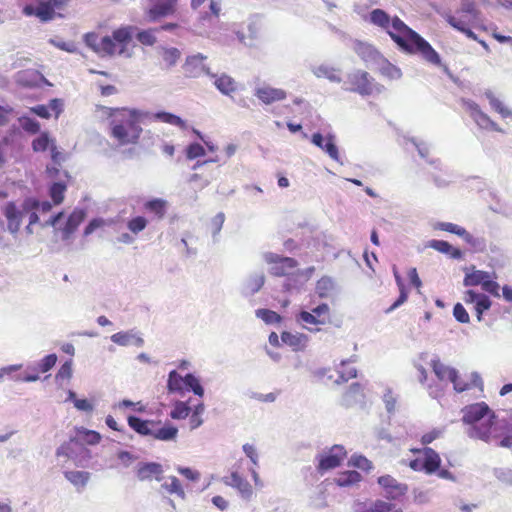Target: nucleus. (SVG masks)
Listing matches in <instances>:
<instances>
[{
	"instance_id": "f257e3e1",
	"label": "nucleus",
	"mask_w": 512,
	"mask_h": 512,
	"mask_svg": "<svg viewBox=\"0 0 512 512\" xmlns=\"http://www.w3.org/2000/svg\"><path fill=\"white\" fill-rule=\"evenodd\" d=\"M370 22L385 30L404 52L420 54L428 63L435 66L441 65V58L430 43L407 26L398 16L391 18L384 10L374 9L370 12Z\"/></svg>"
},
{
	"instance_id": "f03ea898",
	"label": "nucleus",
	"mask_w": 512,
	"mask_h": 512,
	"mask_svg": "<svg viewBox=\"0 0 512 512\" xmlns=\"http://www.w3.org/2000/svg\"><path fill=\"white\" fill-rule=\"evenodd\" d=\"M102 118L109 120L110 137L120 146L137 145L143 129L142 123L148 113L128 107H106L96 105Z\"/></svg>"
},
{
	"instance_id": "7ed1b4c3",
	"label": "nucleus",
	"mask_w": 512,
	"mask_h": 512,
	"mask_svg": "<svg viewBox=\"0 0 512 512\" xmlns=\"http://www.w3.org/2000/svg\"><path fill=\"white\" fill-rule=\"evenodd\" d=\"M136 27L132 25L120 26L113 30L111 36L99 39L94 32L84 35V42L95 53L101 56L122 55L127 51L128 45L133 39Z\"/></svg>"
},
{
	"instance_id": "20e7f679",
	"label": "nucleus",
	"mask_w": 512,
	"mask_h": 512,
	"mask_svg": "<svg viewBox=\"0 0 512 512\" xmlns=\"http://www.w3.org/2000/svg\"><path fill=\"white\" fill-rule=\"evenodd\" d=\"M463 423L470 425V437L483 441H490L494 436L495 413L485 402H478L465 406L462 409Z\"/></svg>"
},
{
	"instance_id": "39448f33",
	"label": "nucleus",
	"mask_w": 512,
	"mask_h": 512,
	"mask_svg": "<svg viewBox=\"0 0 512 512\" xmlns=\"http://www.w3.org/2000/svg\"><path fill=\"white\" fill-rule=\"evenodd\" d=\"M144 16L148 22H157L176 14L179 0H147Z\"/></svg>"
},
{
	"instance_id": "423d86ee",
	"label": "nucleus",
	"mask_w": 512,
	"mask_h": 512,
	"mask_svg": "<svg viewBox=\"0 0 512 512\" xmlns=\"http://www.w3.org/2000/svg\"><path fill=\"white\" fill-rule=\"evenodd\" d=\"M347 457V451L342 445H333L328 452L318 455L317 471L323 474L339 467Z\"/></svg>"
},
{
	"instance_id": "0eeeda50",
	"label": "nucleus",
	"mask_w": 512,
	"mask_h": 512,
	"mask_svg": "<svg viewBox=\"0 0 512 512\" xmlns=\"http://www.w3.org/2000/svg\"><path fill=\"white\" fill-rule=\"evenodd\" d=\"M297 321L302 323L307 329L312 330L311 326H320L330 323V307L322 303L313 308L311 312L301 311L297 316Z\"/></svg>"
},
{
	"instance_id": "6e6552de",
	"label": "nucleus",
	"mask_w": 512,
	"mask_h": 512,
	"mask_svg": "<svg viewBox=\"0 0 512 512\" xmlns=\"http://www.w3.org/2000/svg\"><path fill=\"white\" fill-rule=\"evenodd\" d=\"M64 5L61 0H47L41 1L36 7L27 5L24 7L23 12L27 16H36L41 21L47 22L55 17L56 9H60Z\"/></svg>"
},
{
	"instance_id": "1a4fd4ad",
	"label": "nucleus",
	"mask_w": 512,
	"mask_h": 512,
	"mask_svg": "<svg viewBox=\"0 0 512 512\" xmlns=\"http://www.w3.org/2000/svg\"><path fill=\"white\" fill-rule=\"evenodd\" d=\"M266 261L270 265V274L276 277L288 276L298 266L296 259L273 253L266 256Z\"/></svg>"
},
{
	"instance_id": "9d476101",
	"label": "nucleus",
	"mask_w": 512,
	"mask_h": 512,
	"mask_svg": "<svg viewBox=\"0 0 512 512\" xmlns=\"http://www.w3.org/2000/svg\"><path fill=\"white\" fill-rule=\"evenodd\" d=\"M463 300L467 305H473V311L475 312L479 322L483 319V313L489 310L492 305V302L487 295L477 293L474 290L465 291Z\"/></svg>"
},
{
	"instance_id": "9b49d317",
	"label": "nucleus",
	"mask_w": 512,
	"mask_h": 512,
	"mask_svg": "<svg viewBox=\"0 0 512 512\" xmlns=\"http://www.w3.org/2000/svg\"><path fill=\"white\" fill-rule=\"evenodd\" d=\"M377 482L384 489L386 497L390 500H396L404 496L408 491V486L406 484L399 483L391 475L380 476Z\"/></svg>"
},
{
	"instance_id": "f8f14e48",
	"label": "nucleus",
	"mask_w": 512,
	"mask_h": 512,
	"mask_svg": "<svg viewBox=\"0 0 512 512\" xmlns=\"http://www.w3.org/2000/svg\"><path fill=\"white\" fill-rule=\"evenodd\" d=\"M229 479V481H226L227 485L236 489L243 499L251 500L253 496V487L245 478H243L238 472H232Z\"/></svg>"
},
{
	"instance_id": "ddd939ff",
	"label": "nucleus",
	"mask_w": 512,
	"mask_h": 512,
	"mask_svg": "<svg viewBox=\"0 0 512 512\" xmlns=\"http://www.w3.org/2000/svg\"><path fill=\"white\" fill-rule=\"evenodd\" d=\"M312 143L324 150L333 160L339 161V151L334 143V136L328 135L326 138L320 133H314L311 138Z\"/></svg>"
},
{
	"instance_id": "4468645a",
	"label": "nucleus",
	"mask_w": 512,
	"mask_h": 512,
	"mask_svg": "<svg viewBox=\"0 0 512 512\" xmlns=\"http://www.w3.org/2000/svg\"><path fill=\"white\" fill-rule=\"evenodd\" d=\"M127 422L131 429L142 436H152L154 426L160 425V421L143 420L132 415L128 416Z\"/></svg>"
},
{
	"instance_id": "2eb2a0df",
	"label": "nucleus",
	"mask_w": 512,
	"mask_h": 512,
	"mask_svg": "<svg viewBox=\"0 0 512 512\" xmlns=\"http://www.w3.org/2000/svg\"><path fill=\"white\" fill-rule=\"evenodd\" d=\"M352 91L361 95H370L372 93V84L369 79V74L365 71L354 73L350 78Z\"/></svg>"
},
{
	"instance_id": "dca6fc26",
	"label": "nucleus",
	"mask_w": 512,
	"mask_h": 512,
	"mask_svg": "<svg viewBox=\"0 0 512 512\" xmlns=\"http://www.w3.org/2000/svg\"><path fill=\"white\" fill-rule=\"evenodd\" d=\"M4 216L7 219L8 230L16 234L21 226L22 212L17 208L14 202H8L5 205Z\"/></svg>"
},
{
	"instance_id": "f3484780",
	"label": "nucleus",
	"mask_w": 512,
	"mask_h": 512,
	"mask_svg": "<svg viewBox=\"0 0 512 512\" xmlns=\"http://www.w3.org/2000/svg\"><path fill=\"white\" fill-rule=\"evenodd\" d=\"M162 466L155 462H149V463H140L136 470L137 478L140 481H146V480H160L161 474H162Z\"/></svg>"
},
{
	"instance_id": "a211bd4d",
	"label": "nucleus",
	"mask_w": 512,
	"mask_h": 512,
	"mask_svg": "<svg viewBox=\"0 0 512 512\" xmlns=\"http://www.w3.org/2000/svg\"><path fill=\"white\" fill-rule=\"evenodd\" d=\"M424 460L422 462L423 471L428 474H434L441 466V457L438 452L430 447L423 448Z\"/></svg>"
},
{
	"instance_id": "6ab92c4d",
	"label": "nucleus",
	"mask_w": 512,
	"mask_h": 512,
	"mask_svg": "<svg viewBox=\"0 0 512 512\" xmlns=\"http://www.w3.org/2000/svg\"><path fill=\"white\" fill-rule=\"evenodd\" d=\"M206 73L215 79L214 85L222 94L230 95L237 91V82L231 76L227 74L217 76L216 74L210 73L209 69L206 70Z\"/></svg>"
},
{
	"instance_id": "aec40b11",
	"label": "nucleus",
	"mask_w": 512,
	"mask_h": 512,
	"mask_svg": "<svg viewBox=\"0 0 512 512\" xmlns=\"http://www.w3.org/2000/svg\"><path fill=\"white\" fill-rule=\"evenodd\" d=\"M256 97L261 100L264 104H271L277 101L284 100L287 96L283 89L272 88V87H261L255 91Z\"/></svg>"
},
{
	"instance_id": "412c9836",
	"label": "nucleus",
	"mask_w": 512,
	"mask_h": 512,
	"mask_svg": "<svg viewBox=\"0 0 512 512\" xmlns=\"http://www.w3.org/2000/svg\"><path fill=\"white\" fill-rule=\"evenodd\" d=\"M76 435L70 439V442H83L88 445H96L101 441V435L94 430H89L85 427H76Z\"/></svg>"
},
{
	"instance_id": "4be33fe9",
	"label": "nucleus",
	"mask_w": 512,
	"mask_h": 512,
	"mask_svg": "<svg viewBox=\"0 0 512 512\" xmlns=\"http://www.w3.org/2000/svg\"><path fill=\"white\" fill-rule=\"evenodd\" d=\"M428 247L448 255L452 259H461L463 253L460 249L453 247L450 243L444 240H431L428 242Z\"/></svg>"
},
{
	"instance_id": "5701e85b",
	"label": "nucleus",
	"mask_w": 512,
	"mask_h": 512,
	"mask_svg": "<svg viewBox=\"0 0 512 512\" xmlns=\"http://www.w3.org/2000/svg\"><path fill=\"white\" fill-rule=\"evenodd\" d=\"M86 212L84 209H75L69 215L65 227L63 229L65 235L68 237L73 234L79 225L84 221Z\"/></svg>"
},
{
	"instance_id": "b1692460",
	"label": "nucleus",
	"mask_w": 512,
	"mask_h": 512,
	"mask_svg": "<svg viewBox=\"0 0 512 512\" xmlns=\"http://www.w3.org/2000/svg\"><path fill=\"white\" fill-rule=\"evenodd\" d=\"M362 480V476L355 470H347L340 472L334 479V482L339 487H350Z\"/></svg>"
},
{
	"instance_id": "393cba45",
	"label": "nucleus",
	"mask_w": 512,
	"mask_h": 512,
	"mask_svg": "<svg viewBox=\"0 0 512 512\" xmlns=\"http://www.w3.org/2000/svg\"><path fill=\"white\" fill-rule=\"evenodd\" d=\"M394 277L396 284L399 289V297L397 300L386 310V313H390L394 311L396 308L404 304L408 299V288L404 283L403 278L400 276V274L395 270L394 271Z\"/></svg>"
},
{
	"instance_id": "a878e982",
	"label": "nucleus",
	"mask_w": 512,
	"mask_h": 512,
	"mask_svg": "<svg viewBox=\"0 0 512 512\" xmlns=\"http://www.w3.org/2000/svg\"><path fill=\"white\" fill-rule=\"evenodd\" d=\"M393 504L383 500H376L371 503H360L357 505L356 512H390Z\"/></svg>"
},
{
	"instance_id": "bb28decb",
	"label": "nucleus",
	"mask_w": 512,
	"mask_h": 512,
	"mask_svg": "<svg viewBox=\"0 0 512 512\" xmlns=\"http://www.w3.org/2000/svg\"><path fill=\"white\" fill-rule=\"evenodd\" d=\"M111 340L120 346H127L129 344H135L136 346H142L144 341L141 337L136 336L131 332H117L111 336Z\"/></svg>"
},
{
	"instance_id": "cd10ccee",
	"label": "nucleus",
	"mask_w": 512,
	"mask_h": 512,
	"mask_svg": "<svg viewBox=\"0 0 512 512\" xmlns=\"http://www.w3.org/2000/svg\"><path fill=\"white\" fill-rule=\"evenodd\" d=\"M153 119L179 127L181 130H187L188 128L187 123L183 119L170 112H157L153 114Z\"/></svg>"
},
{
	"instance_id": "c85d7f7f",
	"label": "nucleus",
	"mask_w": 512,
	"mask_h": 512,
	"mask_svg": "<svg viewBox=\"0 0 512 512\" xmlns=\"http://www.w3.org/2000/svg\"><path fill=\"white\" fill-rule=\"evenodd\" d=\"M431 367L433 369V372L435 373L436 377L440 381L444 380H451L452 377H455V373L457 370L454 368H451L449 366L444 365L440 360H432Z\"/></svg>"
},
{
	"instance_id": "c756f323",
	"label": "nucleus",
	"mask_w": 512,
	"mask_h": 512,
	"mask_svg": "<svg viewBox=\"0 0 512 512\" xmlns=\"http://www.w3.org/2000/svg\"><path fill=\"white\" fill-rule=\"evenodd\" d=\"M152 437L156 440L171 441L177 437L178 429L173 425L154 426Z\"/></svg>"
},
{
	"instance_id": "7c9ffc66",
	"label": "nucleus",
	"mask_w": 512,
	"mask_h": 512,
	"mask_svg": "<svg viewBox=\"0 0 512 512\" xmlns=\"http://www.w3.org/2000/svg\"><path fill=\"white\" fill-rule=\"evenodd\" d=\"M486 278H490V274L486 271L476 270L474 267L471 272L465 274L463 284L464 286H477L484 283Z\"/></svg>"
},
{
	"instance_id": "2f4dec72",
	"label": "nucleus",
	"mask_w": 512,
	"mask_h": 512,
	"mask_svg": "<svg viewBox=\"0 0 512 512\" xmlns=\"http://www.w3.org/2000/svg\"><path fill=\"white\" fill-rule=\"evenodd\" d=\"M144 209L155 215L157 219H162L166 214L167 202L163 199H152L144 204Z\"/></svg>"
},
{
	"instance_id": "473e14b6",
	"label": "nucleus",
	"mask_w": 512,
	"mask_h": 512,
	"mask_svg": "<svg viewBox=\"0 0 512 512\" xmlns=\"http://www.w3.org/2000/svg\"><path fill=\"white\" fill-rule=\"evenodd\" d=\"M186 376L182 377L176 370L169 373L167 388L170 393H182L185 390Z\"/></svg>"
},
{
	"instance_id": "72a5a7b5",
	"label": "nucleus",
	"mask_w": 512,
	"mask_h": 512,
	"mask_svg": "<svg viewBox=\"0 0 512 512\" xmlns=\"http://www.w3.org/2000/svg\"><path fill=\"white\" fill-rule=\"evenodd\" d=\"M165 68L169 69L176 65L181 57V52L175 47H163L160 51Z\"/></svg>"
},
{
	"instance_id": "f704fd0d",
	"label": "nucleus",
	"mask_w": 512,
	"mask_h": 512,
	"mask_svg": "<svg viewBox=\"0 0 512 512\" xmlns=\"http://www.w3.org/2000/svg\"><path fill=\"white\" fill-rule=\"evenodd\" d=\"M64 476L74 486L81 488L87 484L90 478V474L86 471H65Z\"/></svg>"
},
{
	"instance_id": "c9c22d12",
	"label": "nucleus",
	"mask_w": 512,
	"mask_h": 512,
	"mask_svg": "<svg viewBox=\"0 0 512 512\" xmlns=\"http://www.w3.org/2000/svg\"><path fill=\"white\" fill-rule=\"evenodd\" d=\"M162 488L165 489V491L170 495H177L180 498L185 497L184 490L182 488V485L179 481V479L175 476H171L168 478V480L162 484Z\"/></svg>"
},
{
	"instance_id": "e433bc0d",
	"label": "nucleus",
	"mask_w": 512,
	"mask_h": 512,
	"mask_svg": "<svg viewBox=\"0 0 512 512\" xmlns=\"http://www.w3.org/2000/svg\"><path fill=\"white\" fill-rule=\"evenodd\" d=\"M327 489L324 482L318 486L317 492L311 496V505L314 508L320 509L327 506L326 500Z\"/></svg>"
},
{
	"instance_id": "4c0bfd02",
	"label": "nucleus",
	"mask_w": 512,
	"mask_h": 512,
	"mask_svg": "<svg viewBox=\"0 0 512 512\" xmlns=\"http://www.w3.org/2000/svg\"><path fill=\"white\" fill-rule=\"evenodd\" d=\"M66 185L61 182H55L51 185L49 195L55 205H59L64 200Z\"/></svg>"
},
{
	"instance_id": "58836bf2",
	"label": "nucleus",
	"mask_w": 512,
	"mask_h": 512,
	"mask_svg": "<svg viewBox=\"0 0 512 512\" xmlns=\"http://www.w3.org/2000/svg\"><path fill=\"white\" fill-rule=\"evenodd\" d=\"M52 143L54 142L50 140L48 133L42 132L32 141V149L34 152H44L50 148Z\"/></svg>"
},
{
	"instance_id": "ea45409f",
	"label": "nucleus",
	"mask_w": 512,
	"mask_h": 512,
	"mask_svg": "<svg viewBox=\"0 0 512 512\" xmlns=\"http://www.w3.org/2000/svg\"><path fill=\"white\" fill-rule=\"evenodd\" d=\"M447 22L455 29L464 33L468 38L473 39V40L477 39L476 34L466 25V23L464 21L457 19L454 16H449L447 18Z\"/></svg>"
},
{
	"instance_id": "a19ab883",
	"label": "nucleus",
	"mask_w": 512,
	"mask_h": 512,
	"mask_svg": "<svg viewBox=\"0 0 512 512\" xmlns=\"http://www.w3.org/2000/svg\"><path fill=\"white\" fill-rule=\"evenodd\" d=\"M461 238L476 251L483 252L486 249L485 240L483 238L474 237L466 229L464 231V234H462Z\"/></svg>"
},
{
	"instance_id": "79ce46f5",
	"label": "nucleus",
	"mask_w": 512,
	"mask_h": 512,
	"mask_svg": "<svg viewBox=\"0 0 512 512\" xmlns=\"http://www.w3.org/2000/svg\"><path fill=\"white\" fill-rule=\"evenodd\" d=\"M157 30L158 29H153V28L141 30L136 34V39L142 45L153 46L157 41L156 36L154 34L155 31H157Z\"/></svg>"
},
{
	"instance_id": "37998d69",
	"label": "nucleus",
	"mask_w": 512,
	"mask_h": 512,
	"mask_svg": "<svg viewBox=\"0 0 512 512\" xmlns=\"http://www.w3.org/2000/svg\"><path fill=\"white\" fill-rule=\"evenodd\" d=\"M348 465L363 471H369L373 468L372 462L362 455H353L348 461Z\"/></svg>"
},
{
	"instance_id": "c03bdc74",
	"label": "nucleus",
	"mask_w": 512,
	"mask_h": 512,
	"mask_svg": "<svg viewBox=\"0 0 512 512\" xmlns=\"http://www.w3.org/2000/svg\"><path fill=\"white\" fill-rule=\"evenodd\" d=\"M190 407L185 402H176L173 409L170 412V417L172 419H185L190 414Z\"/></svg>"
},
{
	"instance_id": "a18cd8bd",
	"label": "nucleus",
	"mask_w": 512,
	"mask_h": 512,
	"mask_svg": "<svg viewBox=\"0 0 512 512\" xmlns=\"http://www.w3.org/2000/svg\"><path fill=\"white\" fill-rule=\"evenodd\" d=\"M148 224V221L143 216H136L131 218L127 222V228L134 234H138L139 232L143 231Z\"/></svg>"
},
{
	"instance_id": "49530a36",
	"label": "nucleus",
	"mask_w": 512,
	"mask_h": 512,
	"mask_svg": "<svg viewBox=\"0 0 512 512\" xmlns=\"http://www.w3.org/2000/svg\"><path fill=\"white\" fill-rule=\"evenodd\" d=\"M256 314L267 324L280 323L282 320V317L277 312L269 309H259Z\"/></svg>"
},
{
	"instance_id": "de8ad7c7",
	"label": "nucleus",
	"mask_w": 512,
	"mask_h": 512,
	"mask_svg": "<svg viewBox=\"0 0 512 512\" xmlns=\"http://www.w3.org/2000/svg\"><path fill=\"white\" fill-rule=\"evenodd\" d=\"M185 389L192 390L194 394L202 397L204 394V389L201 386L199 380L191 373L186 375Z\"/></svg>"
},
{
	"instance_id": "09e8293b",
	"label": "nucleus",
	"mask_w": 512,
	"mask_h": 512,
	"mask_svg": "<svg viewBox=\"0 0 512 512\" xmlns=\"http://www.w3.org/2000/svg\"><path fill=\"white\" fill-rule=\"evenodd\" d=\"M435 229H438V230H441V231H445V232H449V233L458 235L459 237H461L462 234H464V231H465V228H463V227H461V226H459L457 224L451 223V222H438L435 225Z\"/></svg>"
},
{
	"instance_id": "8fccbe9b",
	"label": "nucleus",
	"mask_w": 512,
	"mask_h": 512,
	"mask_svg": "<svg viewBox=\"0 0 512 512\" xmlns=\"http://www.w3.org/2000/svg\"><path fill=\"white\" fill-rule=\"evenodd\" d=\"M19 121L23 130L28 133L36 134L40 131V124L35 119L29 117H21Z\"/></svg>"
},
{
	"instance_id": "3c124183",
	"label": "nucleus",
	"mask_w": 512,
	"mask_h": 512,
	"mask_svg": "<svg viewBox=\"0 0 512 512\" xmlns=\"http://www.w3.org/2000/svg\"><path fill=\"white\" fill-rule=\"evenodd\" d=\"M490 105L491 107L499 113L503 118L510 117L512 115V111L507 108L501 100H499L496 97L490 98Z\"/></svg>"
},
{
	"instance_id": "603ef678",
	"label": "nucleus",
	"mask_w": 512,
	"mask_h": 512,
	"mask_svg": "<svg viewBox=\"0 0 512 512\" xmlns=\"http://www.w3.org/2000/svg\"><path fill=\"white\" fill-rule=\"evenodd\" d=\"M205 155L204 147L199 143H191L186 148V157L189 160L196 159Z\"/></svg>"
},
{
	"instance_id": "864d4df0",
	"label": "nucleus",
	"mask_w": 512,
	"mask_h": 512,
	"mask_svg": "<svg viewBox=\"0 0 512 512\" xmlns=\"http://www.w3.org/2000/svg\"><path fill=\"white\" fill-rule=\"evenodd\" d=\"M57 356L56 354H49L45 356L38 364L37 371L41 373L48 372L54 365L56 364Z\"/></svg>"
},
{
	"instance_id": "5fc2aeb1",
	"label": "nucleus",
	"mask_w": 512,
	"mask_h": 512,
	"mask_svg": "<svg viewBox=\"0 0 512 512\" xmlns=\"http://www.w3.org/2000/svg\"><path fill=\"white\" fill-rule=\"evenodd\" d=\"M281 340L283 341V343H285L295 349H297L302 343L301 336L292 334L287 331H285L281 334Z\"/></svg>"
},
{
	"instance_id": "6e6d98bb",
	"label": "nucleus",
	"mask_w": 512,
	"mask_h": 512,
	"mask_svg": "<svg viewBox=\"0 0 512 512\" xmlns=\"http://www.w3.org/2000/svg\"><path fill=\"white\" fill-rule=\"evenodd\" d=\"M453 315L460 323H469L470 321L469 314L461 303L455 304L453 308Z\"/></svg>"
},
{
	"instance_id": "4d7b16f0",
	"label": "nucleus",
	"mask_w": 512,
	"mask_h": 512,
	"mask_svg": "<svg viewBox=\"0 0 512 512\" xmlns=\"http://www.w3.org/2000/svg\"><path fill=\"white\" fill-rule=\"evenodd\" d=\"M72 377V361H66L56 374V381L69 380Z\"/></svg>"
},
{
	"instance_id": "13d9d810",
	"label": "nucleus",
	"mask_w": 512,
	"mask_h": 512,
	"mask_svg": "<svg viewBox=\"0 0 512 512\" xmlns=\"http://www.w3.org/2000/svg\"><path fill=\"white\" fill-rule=\"evenodd\" d=\"M482 289L495 297H500V286L496 281L492 280L491 277L486 278L482 284Z\"/></svg>"
},
{
	"instance_id": "bf43d9fd",
	"label": "nucleus",
	"mask_w": 512,
	"mask_h": 512,
	"mask_svg": "<svg viewBox=\"0 0 512 512\" xmlns=\"http://www.w3.org/2000/svg\"><path fill=\"white\" fill-rule=\"evenodd\" d=\"M69 397L74 399V406L81 411L90 412L93 410V405L87 399H75V393L70 391Z\"/></svg>"
},
{
	"instance_id": "052dcab7",
	"label": "nucleus",
	"mask_w": 512,
	"mask_h": 512,
	"mask_svg": "<svg viewBox=\"0 0 512 512\" xmlns=\"http://www.w3.org/2000/svg\"><path fill=\"white\" fill-rule=\"evenodd\" d=\"M442 435V430L440 429H432L431 431L422 435L420 441L424 446L432 443L434 440L440 438Z\"/></svg>"
},
{
	"instance_id": "680f3d73",
	"label": "nucleus",
	"mask_w": 512,
	"mask_h": 512,
	"mask_svg": "<svg viewBox=\"0 0 512 512\" xmlns=\"http://www.w3.org/2000/svg\"><path fill=\"white\" fill-rule=\"evenodd\" d=\"M461 12L476 17L478 10L476 8L475 2L471 0H463L461 4Z\"/></svg>"
},
{
	"instance_id": "e2e57ef3",
	"label": "nucleus",
	"mask_w": 512,
	"mask_h": 512,
	"mask_svg": "<svg viewBox=\"0 0 512 512\" xmlns=\"http://www.w3.org/2000/svg\"><path fill=\"white\" fill-rule=\"evenodd\" d=\"M105 221L101 218L92 219L84 229V236L92 234L96 229L103 227Z\"/></svg>"
},
{
	"instance_id": "0e129e2a",
	"label": "nucleus",
	"mask_w": 512,
	"mask_h": 512,
	"mask_svg": "<svg viewBox=\"0 0 512 512\" xmlns=\"http://www.w3.org/2000/svg\"><path fill=\"white\" fill-rule=\"evenodd\" d=\"M206 59V56L202 55V54H196V55H192V56H189L187 57L186 59V62H185V69L189 72L190 71V67L191 66H196V65H202L203 64V61Z\"/></svg>"
},
{
	"instance_id": "69168bd1",
	"label": "nucleus",
	"mask_w": 512,
	"mask_h": 512,
	"mask_svg": "<svg viewBox=\"0 0 512 512\" xmlns=\"http://www.w3.org/2000/svg\"><path fill=\"white\" fill-rule=\"evenodd\" d=\"M49 110H50L49 106H46V105H43V104L37 105V106H34V107L30 108V111L33 114H35V115H37V116H39L41 118H44V119H49L50 118L51 114H50Z\"/></svg>"
},
{
	"instance_id": "338daca9",
	"label": "nucleus",
	"mask_w": 512,
	"mask_h": 512,
	"mask_svg": "<svg viewBox=\"0 0 512 512\" xmlns=\"http://www.w3.org/2000/svg\"><path fill=\"white\" fill-rule=\"evenodd\" d=\"M479 123L486 127V128H491L492 130L494 131H499L501 132L502 130L499 128L498 124L495 123L494 121H492L486 114L484 113H480L479 114Z\"/></svg>"
},
{
	"instance_id": "774afa93",
	"label": "nucleus",
	"mask_w": 512,
	"mask_h": 512,
	"mask_svg": "<svg viewBox=\"0 0 512 512\" xmlns=\"http://www.w3.org/2000/svg\"><path fill=\"white\" fill-rule=\"evenodd\" d=\"M48 106L49 109L54 112L55 118H58L63 111V102L61 99L54 98L50 100Z\"/></svg>"
}]
</instances>
